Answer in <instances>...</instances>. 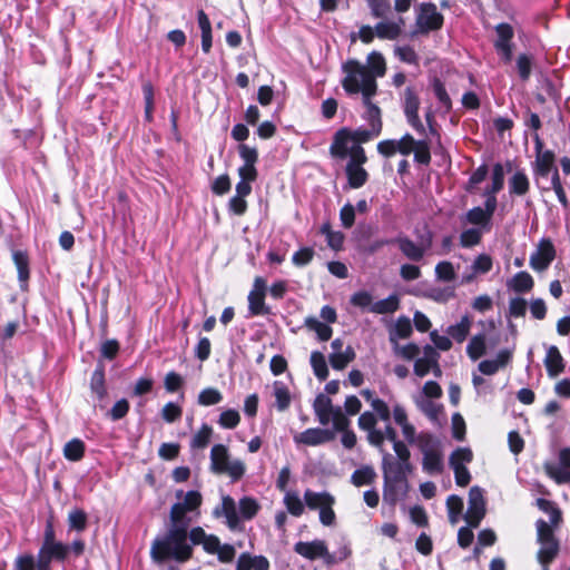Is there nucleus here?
I'll return each instance as SVG.
<instances>
[{
	"mask_svg": "<svg viewBox=\"0 0 570 570\" xmlns=\"http://www.w3.org/2000/svg\"><path fill=\"white\" fill-rule=\"evenodd\" d=\"M413 153L414 160L419 164L428 165L431 161V154L428 141L417 140Z\"/></svg>",
	"mask_w": 570,
	"mask_h": 570,
	"instance_id": "60",
	"label": "nucleus"
},
{
	"mask_svg": "<svg viewBox=\"0 0 570 570\" xmlns=\"http://www.w3.org/2000/svg\"><path fill=\"white\" fill-rule=\"evenodd\" d=\"M313 409L322 425H327L332 422L335 430H344L350 426V420L343 412L342 407L334 406L332 404V400L324 394L316 396L313 403Z\"/></svg>",
	"mask_w": 570,
	"mask_h": 570,
	"instance_id": "10",
	"label": "nucleus"
},
{
	"mask_svg": "<svg viewBox=\"0 0 570 570\" xmlns=\"http://www.w3.org/2000/svg\"><path fill=\"white\" fill-rule=\"evenodd\" d=\"M358 428L366 432V439L368 443L375 448L382 449L385 440L393 443V450L395 451L396 443H404L397 440L396 431L390 424H386L384 430L376 429L377 417L371 411L363 412L357 420Z\"/></svg>",
	"mask_w": 570,
	"mask_h": 570,
	"instance_id": "7",
	"label": "nucleus"
},
{
	"mask_svg": "<svg viewBox=\"0 0 570 570\" xmlns=\"http://www.w3.org/2000/svg\"><path fill=\"white\" fill-rule=\"evenodd\" d=\"M487 352V337L484 333L475 334L466 345V354L472 361L479 360Z\"/></svg>",
	"mask_w": 570,
	"mask_h": 570,
	"instance_id": "33",
	"label": "nucleus"
},
{
	"mask_svg": "<svg viewBox=\"0 0 570 570\" xmlns=\"http://www.w3.org/2000/svg\"><path fill=\"white\" fill-rule=\"evenodd\" d=\"M223 400L222 393L214 387L204 389L198 395V403L203 406L218 404Z\"/></svg>",
	"mask_w": 570,
	"mask_h": 570,
	"instance_id": "52",
	"label": "nucleus"
},
{
	"mask_svg": "<svg viewBox=\"0 0 570 570\" xmlns=\"http://www.w3.org/2000/svg\"><path fill=\"white\" fill-rule=\"evenodd\" d=\"M364 119L368 121L370 128H358L354 131L342 128L334 135L333 142L330 147V154L340 159L347 157V154H352L355 147H362L361 144L366 142L377 137L382 131V119L381 109L379 107H371L366 109Z\"/></svg>",
	"mask_w": 570,
	"mask_h": 570,
	"instance_id": "2",
	"label": "nucleus"
},
{
	"mask_svg": "<svg viewBox=\"0 0 570 570\" xmlns=\"http://www.w3.org/2000/svg\"><path fill=\"white\" fill-rule=\"evenodd\" d=\"M485 513L487 507L483 490L479 487H472L469 491L468 511L464 520L471 528H478Z\"/></svg>",
	"mask_w": 570,
	"mask_h": 570,
	"instance_id": "14",
	"label": "nucleus"
},
{
	"mask_svg": "<svg viewBox=\"0 0 570 570\" xmlns=\"http://www.w3.org/2000/svg\"><path fill=\"white\" fill-rule=\"evenodd\" d=\"M425 296L433 302L444 304L455 297L454 287L431 288Z\"/></svg>",
	"mask_w": 570,
	"mask_h": 570,
	"instance_id": "51",
	"label": "nucleus"
},
{
	"mask_svg": "<svg viewBox=\"0 0 570 570\" xmlns=\"http://www.w3.org/2000/svg\"><path fill=\"white\" fill-rule=\"evenodd\" d=\"M544 365L550 377H557L564 371V360L557 346L551 345L548 347L544 357Z\"/></svg>",
	"mask_w": 570,
	"mask_h": 570,
	"instance_id": "26",
	"label": "nucleus"
},
{
	"mask_svg": "<svg viewBox=\"0 0 570 570\" xmlns=\"http://www.w3.org/2000/svg\"><path fill=\"white\" fill-rule=\"evenodd\" d=\"M396 459L390 453H384L382 459V471L384 479L383 499L385 502L394 504L397 500V489H406L407 474L412 472L410 462V450L405 443L395 444Z\"/></svg>",
	"mask_w": 570,
	"mask_h": 570,
	"instance_id": "1",
	"label": "nucleus"
},
{
	"mask_svg": "<svg viewBox=\"0 0 570 570\" xmlns=\"http://www.w3.org/2000/svg\"><path fill=\"white\" fill-rule=\"evenodd\" d=\"M321 233L326 236L327 245L335 250H338L343 246L344 235L341 232L332 230L328 223L323 224Z\"/></svg>",
	"mask_w": 570,
	"mask_h": 570,
	"instance_id": "50",
	"label": "nucleus"
},
{
	"mask_svg": "<svg viewBox=\"0 0 570 570\" xmlns=\"http://www.w3.org/2000/svg\"><path fill=\"white\" fill-rule=\"evenodd\" d=\"M220 510L226 518V522L229 529H236L239 525L240 517L237 513V507L234 499L229 495H224L222 498Z\"/></svg>",
	"mask_w": 570,
	"mask_h": 570,
	"instance_id": "30",
	"label": "nucleus"
},
{
	"mask_svg": "<svg viewBox=\"0 0 570 570\" xmlns=\"http://www.w3.org/2000/svg\"><path fill=\"white\" fill-rule=\"evenodd\" d=\"M294 551L307 560L322 559L327 566H332L333 559L324 540L299 541L294 544Z\"/></svg>",
	"mask_w": 570,
	"mask_h": 570,
	"instance_id": "16",
	"label": "nucleus"
},
{
	"mask_svg": "<svg viewBox=\"0 0 570 570\" xmlns=\"http://www.w3.org/2000/svg\"><path fill=\"white\" fill-rule=\"evenodd\" d=\"M491 216L481 207H474L466 213V220L473 225H485Z\"/></svg>",
	"mask_w": 570,
	"mask_h": 570,
	"instance_id": "62",
	"label": "nucleus"
},
{
	"mask_svg": "<svg viewBox=\"0 0 570 570\" xmlns=\"http://www.w3.org/2000/svg\"><path fill=\"white\" fill-rule=\"evenodd\" d=\"M511 360L509 350H501L494 360H484L479 363V371L484 375H493L503 368Z\"/></svg>",
	"mask_w": 570,
	"mask_h": 570,
	"instance_id": "27",
	"label": "nucleus"
},
{
	"mask_svg": "<svg viewBox=\"0 0 570 570\" xmlns=\"http://www.w3.org/2000/svg\"><path fill=\"white\" fill-rule=\"evenodd\" d=\"M305 326L309 331H314L321 341H328L332 336V328L318 321L316 317L309 316L305 318Z\"/></svg>",
	"mask_w": 570,
	"mask_h": 570,
	"instance_id": "43",
	"label": "nucleus"
},
{
	"mask_svg": "<svg viewBox=\"0 0 570 570\" xmlns=\"http://www.w3.org/2000/svg\"><path fill=\"white\" fill-rule=\"evenodd\" d=\"M209 469L214 474L226 475L233 482L239 481L246 473V464L240 459H233L224 444H214L209 454Z\"/></svg>",
	"mask_w": 570,
	"mask_h": 570,
	"instance_id": "5",
	"label": "nucleus"
},
{
	"mask_svg": "<svg viewBox=\"0 0 570 570\" xmlns=\"http://www.w3.org/2000/svg\"><path fill=\"white\" fill-rule=\"evenodd\" d=\"M482 232L479 228L463 230L460 235V245L462 247H472L481 242Z\"/></svg>",
	"mask_w": 570,
	"mask_h": 570,
	"instance_id": "58",
	"label": "nucleus"
},
{
	"mask_svg": "<svg viewBox=\"0 0 570 570\" xmlns=\"http://www.w3.org/2000/svg\"><path fill=\"white\" fill-rule=\"evenodd\" d=\"M374 18H385L391 11L390 0H365Z\"/></svg>",
	"mask_w": 570,
	"mask_h": 570,
	"instance_id": "54",
	"label": "nucleus"
},
{
	"mask_svg": "<svg viewBox=\"0 0 570 570\" xmlns=\"http://www.w3.org/2000/svg\"><path fill=\"white\" fill-rule=\"evenodd\" d=\"M436 358H439V354L432 346L426 345L424 356L417 358L414 363V373L420 377L425 376L432 370V366H436Z\"/></svg>",
	"mask_w": 570,
	"mask_h": 570,
	"instance_id": "28",
	"label": "nucleus"
},
{
	"mask_svg": "<svg viewBox=\"0 0 570 570\" xmlns=\"http://www.w3.org/2000/svg\"><path fill=\"white\" fill-rule=\"evenodd\" d=\"M510 285L518 293L529 292L533 287V278L529 273L520 272L514 275Z\"/></svg>",
	"mask_w": 570,
	"mask_h": 570,
	"instance_id": "49",
	"label": "nucleus"
},
{
	"mask_svg": "<svg viewBox=\"0 0 570 570\" xmlns=\"http://www.w3.org/2000/svg\"><path fill=\"white\" fill-rule=\"evenodd\" d=\"M446 509L449 515V522L455 525L461 518L463 511V500L458 495H450L446 499Z\"/></svg>",
	"mask_w": 570,
	"mask_h": 570,
	"instance_id": "40",
	"label": "nucleus"
},
{
	"mask_svg": "<svg viewBox=\"0 0 570 570\" xmlns=\"http://www.w3.org/2000/svg\"><path fill=\"white\" fill-rule=\"evenodd\" d=\"M273 395L276 401V409L279 412L286 411L292 402V395L288 387L282 381L273 383Z\"/></svg>",
	"mask_w": 570,
	"mask_h": 570,
	"instance_id": "32",
	"label": "nucleus"
},
{
	"mask_svg": "<svg viewBox=\"0 0 570 570\" xmlns=\"http://www.w3.org/2000/svg\"><path fill=\"white\" fill-rule=\"evenodd\" d=\"M493 265L492 258L488 254H480L473 261L470 269L471 273H466L462 276V284H470L474 281L478 275L487 274L491 271Z\"/></svg>",
	"mask_w": 570,
	"mask_h": 570,
	"instance_id": "25",
	"label": "nucleus"
},
{
	"mask_svg": "<svg viewBox=\"0 0 570 570\" xmlns=\"http://www.w3.org/2000/svg\"><path fill=\"white\" fill-rule=\"evenodd\" d=\"M472 325L470 316L464 315L460 322L448 327V335L458 343H463L468 337Z\"/></svg>",
	"mask_w": 570,
	"mask_h": 570,
	"instance_id": "31",
	"label": "nucleus"
},
{
	"mask_svg": "<svg viewBox=\"0 0 570 570\" xmlns=\"http://www.w3.org/2000/svg\"><path fill=\"white\" fill-rule=\"evenodd\" d=\"M377 474L373 466L371 465H363L362 468L355 470L351 476V482L355 487H363V485H370L372 484Z\"/></svg>",
	"mask_w": 570,
	"mask_h": 570,
	"instance_id": "34",
	"label": "nucleus"
},
{
	"mask_svg": "<svg viewBox=\"0 0 570 570\" xmlns=\"http://www.w3.org/2000/svg\"><path fill=\"white\" fill-rule=\"evenodd\" d=\"M266 291V281L261 276H256L253 282V288L247 297L248 311L253 316L268 315L271 313V308L265 304Z\"/></svg>",
	"mask_w": 570,
	"mask_h": 570,
	"instance_id": "18",
	"label": "nucleus"
},
{
	"mask_svg": "<svg viewBox=\"0 0 570 570\" xmlns=\"http://www.w3.org/2000/svg\"><path fill=\"white\" fill-rule=\"evenodd\" d=\"M187 540L188 527L171 523L166 535L153 542L150 556L157 562H164L169 559L185 562L190 559L193 553V548Z\"/></svg>",
	"mask_w": 570,
	"mask_h": 570,
	"instance_id": "3",
	"label": "nucleus"
},
{
	"mask_svg": "<svg viewBox=\"0 0 570 570\" xmlns=\"http://www.w3.org/2000/svg\"><path fill=\"white\" fill-rule=\"evenodd\" d=\"M435 276L439 281L452 282L455 279L454 266L451 262L443 261L435 266Z\"/></svg>",
	"mask_w": 570,
	"mask_h": 570,
	"instance_id": "55",
	"label": "nucleus"
},
{
	"mask_svg": "<svg viewBox=\"0 0 570 570\" xmlns=\"http://www.w3.org/2000/svg\"><path fill=\"white\" fill-rule=\"evenodd\" d=\"M12 570H37V560L31 553L19 554L14 559Z\"/></svg>",
	"mask_w": 570,
	"mask_h": 570,
	"instance_id": "61",
	"label": "nucleus"
},
{
	"mask_svg": "<svg viewBox=\"0 0 570 570\" xmlns=\"http://www.w3.org/2000/svg\"><path fill=\"white\" fill-rule=\"evenodd\" d=\"M355 356L356 354L354 348L352 346H346L337 353H331L328 355V361L334 370L342 371L355 360Z\"/></svg>",
	"mask_w": 570,
	"mask_h": 570,
	"instance_id": "29",
	"label": "nucleus"
},
{
	"mask_svg": "<svg viewBox=\"0 0 570 570\" xmlns=\"http://www.w3.org/2000/svg\"><path fill=\"white\" fill-rule=\"evenodd\" d=\"M400 306L399 296L393 294L389 297L375 302L373 306H371V312L375 314H390L394 313Z\"/></svg>",
	"mask_w": 570,
	"mask_h": 570,
	"instance_id": "38",
	"label": "nucleus"
},
{
	"mask_svg": "<svg viewBox=\"0 0 570 570\" xmlns=\"http://www.w3.org/2000/svg\"><path fill=\"white\" fill-rule=\"evenodd\" d=\"M311 365L315 376L324 381L328 376V367L326 364L325 356L318 351H314L311 354Z\"/></svg>",
	"mask_w": 570,
	"mask_h": 570,
	"instance_id": "41",
	"label": "nucleus"
},
{
	"mask_svg": "<svg viewBox=\"0 0 570 570\" xmlns=\"http://www.w3.org/2000/svg\"><path fill=\"white\" fill-rule=\"evenodd\" d=\"M350 157V161L346 165V175L348 178V184L352 188L362 187L367 180V173L362 167L367 158L363 147H355L352 150V154H347Z\"/></svg>",
	"mask_w": 570,
	"mask_h": 570,
	"instance_id": "13",
	"label": "nucleus"
},
{
	"mask_svg": "<svg viewBox=\"0 0 570 570\" xmlns=\"http://www.w3.org/2000/svg\"><path fill=\"white\" fill-rule=\"evenodd\" d=\"M213 429L208 424H203L202 428L194 434L190 441L193 449H205L212 439Z\"/></svg>",
	"mask_w": 570,
	"mask_h": 570,
	"instance_id": "48",
	"label": "nucleus"
},
{
	"mask_svg": "<svg viewBox=\"0 0 570 570\" xmlns=\"http://www.w3.org/2000/svg\"><path fill=\"white\" fill-rule=\"evenodd\" d=\"M417 32L428 33L439 30L443 24V16L433 3H422L415 21Z\"/></svg>",
	"mask_w": 570,
	"mask_h": 570,
	"instance_id": "17",
	"label": "nucleus"
},
{
	"mask_svg": "<svg viewBox=\"0 0 570 570\" xmlns=\"http://www.w3.org/2000/svg\"><path fill=\"white\" fill-rule=\"evenodd\" d=\"M473 459V453L469 448H459L450 456L451 466H465Z\"/></svg>",
	"mask_w": 570,
	"mask_h": 570,
	"instance_id": "53",
	"label": "nucleus"
},
{
	"mask_svg": "<svg viewBox=\"0 0 570 570\" xmlns=\"http://www.w3.org/2000/svg\"><path fill=\"white\" fill-rule=\"evenodd\" d=\"M313 409L322 425H327L332 422L335 430H344L350 426V420L343 412L342 407L334 406L332 404V400L324 394L316 396L313 403Z\"/></svg>",
	"mask_w": 570,
	"mask_h": 570,
	"instance_id": "9",
	"label": "nucleus"
},
{
	"mask_svg": "<svg viewBox=\"0 0 570 570\" xmlns=\"http://www.w3.org/2000/svg\"><path fill=\"white\" fill-rule=\"evenodd\" d=\"M284 504L287 511L294 517H301L304 513V502L298 493L286 491L284 494Z\"/></svg>",
	"mask_w": 570,
	"mask_h": 570,
	"instance_id": "39",
	"label": "nucleus"
},
{
	"mask_svg": "<svg viewBox=\"0 0 570 570\" xmlns=\"http://www.w3.org/2000/svg\"><path fill=\"white\" fill-rule=\"evenodd\" d=\"M304 502L308 509L320 511V521L323 525L331 527L335 523L336 515L333 510L335 498L331 493L308 489L304 492Z\"/></svg>",
	"mask_w": 570,
	"mask_h": 570,
	"instance_id": "12",
	"label": "nucleus"
},
{
	"mask_svg": "<svg viewBox=\"0 0 570 570\" xmlns=\"http://www.w3.org/2000/svg\"><path fill=\"white\" fill-rule=\"evenodd\" d=\"M367 70L370 75H373V79L381 78L386 72V63L384 57L376 51L371 52L367 56Z\"/></svg>",
	"mask_w": 570,
	"mask_h": 570,
	"instance_id": "35",
	"label": "nucleus"
},
{
	"mask_svg": "<svg viewBox=\"0 0 570 570\" xmlns=\"http://www.w3.org/2000/svg\"><path fill=\"white\" fill-rule=\"evenodd\" d=\"M544 472L549 478L556 481L558 484L570 483V471L568 468L558 466L554 463L546 462L543 464Z\"/></svg>",
	"mask_w": 570,
	"mask_h": 570,
	"instance_id": "37",
	"label": "nucleus"
},
{
	"mask_svg": "<svg viewBox=\"0 0 570 570\" xmlns=\"http://www.w3.org/2000/svg\"><path fill=\"white\" fill-rule=\"evenodd\" d=\"M404 112L410 125L417 131H424V126L419 117V98L412 88H406L404 91Z\"/></svg>",
	"mask_w": 570,
	"mask_h": 570,
	"instance_id": "22",
	"label": "nucleus"
},
{
	"mask_svg": "<svg viewBox=\"0 0 570 570\" xmlns=\"http://www.w3.org/2000/svg\"><path fill=\"white\" fill-rule=\"evenodd\" d=\"M504 185V169L501 164H495L492 169V184L489 190L490 194H497L503 188Z\"/></svg>",
	"mask_w": 570,
	"mask_h": 570,
	"instance_id": "59",
	"label": "nucleus"
},
{
	"mask_svg": "<svg viewBox=\"0 0 570 570\" xmlns=\"http://www.w3.org/2000/svg\"><path fill=\"white\" fill-rule=\"evenodd\" d=\"M335 434L333 431L314 428L307 429L294 436L297 444H305L308 446H316L334 440Z\"/></svg>",
	"mask_w": 570,
	"mask_h": 570,
	"instance_id": "21",
	"label": "nucleus"
},
{
	"mask_svg": "<svg viewBox=\"0 0 570 570\" xmlns=\"http://www.w3.org/2000/svg\"><path fill=\"white\" fill-rule=\"evenodd\" d=\"M412 324L410 318L401 316L396 320L393 330L390 333L391 342L397 343V340H404L412 334Z\"/></svg>",
	"mask_w": 570,
	"mask_h": 570,
	"instance_id": "36",
	"label": "nucleus"
},
{
	"mask_svg": "<svg viewBox=\"0 0 570 570\" xmlns=\"http://www.w3.org/2000/svg\"><path fill=\"white\" fill-rule=\"evenodd\" d=\"M404 24L402 17L396 20H383L375 24V35L380 39L395 40L401 36Z\"/></svg>",
	"mask_w": 570,
	"mask_h": 570,
	"instance_id": "23",
	"label": "nucleus"
},
{
	"mask_svg": "<svg viewBox=\"0 0 570 570\" xmlns=\"http://www.w3.org/2000/svg\"><path fill=\"white\" fill-rule=\"evenodd\" d=\"M85 454V444L79 439H72L63 448V455L70 461H79Z\"/></svg>",
	"mask_w": 570,
	"mask_h": 570,
	"instance_id": "45",
	"label": "nucleus"
},
{
	"mask_svg": "<svg viewBox=\"0 0 570 570\" xmlns=\"http://www.w3.org/2000/svg\"><path fill=\"white\" fill-rule=\"evenodd\" d=\"M538 507L549 513L550 517V525L551 527H558L561 522V512L558 508L554 507V504L548 500L539 499L538 500Z\"/></svg>",
	"mask_w": 570,
	"mask_h": 570,
	"instance_id": "56",
	"label": "nucleus"
},
{
	"mask_svg": "<svg viewBox=\"0 0 570 570\" xmlns=\"http://www.w3.org/2000/svg\"><path fill=\"white\" fill-rule=\"evenodd\" d=\"M417 446L423 454V470L432 475L442 473L444 464L440 442L430 434H421L417 438Z\"/></svg>",
	"mask_w": 570,
	"mask_h": 570,
	"instance_id": "11",
	"label": "nucleus"
},
{
	"mask_svg": "<svg viewBox=\"0 0 570 570\" xmlns=\"http://www.w3.org/2000/svg\"><path fill=\"white\" fill-rule=\"evenodd\" d=\"M69 547L62 542L42 544L37 554V570H51V561H65Z\"/></svg>",
	"mask_w": 570,
	"mask_h": 570,
	"instance_id": "19",
	"label": "nucleus"
},
{
	"mask_svg": "<svg viewBox=\"0 0 570 570\" xmlns=\"http://www.w3.org/2000/svg\"><path fill=\"white\" fill-rule=\"evenodd\" d=\"M259 503L252 497H244L238 502L240 517L246 520L253 519L259 511Z\"/></svg>",
	"mask_w": 570,
	"mask_h": 570,
	"instance_id": "44",
	"label": "nucleus"
},
{
	"mask_svg": "<svg viewBox=\"0 0 570 570\" xmlns=\"http://www.w3.org/2000/svg\"><path fill=\"white\" fill-rule=\"evenodd\" d=\"M554 259V248L550 242H542L538 250L530 257V266L535 271H544Z\"/></svg>",
	"mask_w": 570,
	"mask_h": 570,
	"instance_id": "24",
	"label": "nucleus"
},
{
	"mask_svg": "<svg viewBox=\"0 0 570 570\" xmlns=\"http://www.w3.org/2000/svg\"><path fill=\"white\" fill-rule=\"evenodd\" d=\"M13 261L18 269L19 279L26 282L29 277L27 255L22 252H14Z\"/></svg>",
	"mask_w": 570,
	"mask_h": 570,
	"instance_id": "63",
	"label": "nucleus"
},
{
	"mask_svg": "<svg viewBox=\"0 0 570 570\" xmlns=\"http://www.w3.org/2000/svg\"><path fill=\"white\" fill-rule=\"evenodd\" d=\"M497 40L494 47L504 62H510L512 59V45L513 29L508 23H500L495 27Z\"/></svg>",
	"mask_w": 570,
	"mask_h": 570,
	"instance_id": "20",
	"label": "nucleus"
},
{
	"mask_svg": "<svg viewBox=\"0 0 570 570\" xmlns=\"http://www.w3.org/2000/svg\"><path fill=\"white\" fill-rule=\"evenodd\" d=\"M87 523L88 517L83 510L75 508L68 513V525L70 530L82 532L87 528Z\"/></svg>",
	"mask_w": 570,
	"mask_h": 570,
	"instance_id": "42",
	"label": "nucleus"
},
{
	"mask_svg": "<svg viewBox=\"0 0 570 570\" xmlns=\"http://www.w3.org/2000/svg\"><path fill=\"white\" fill-rule=\"evenodd\" d=\"M537 541L540 549L537 552V560L541 566L550 564L560 551V543L554 535L553 527L540 519L535 523Z\"/></svg>",
	"mask_w": 570,
	"mask_h": 570,
	"instance_id": "8",
	"label": "nucleus"
},
{
	"mask_svg": "<svg viewBox=\"0 0 570 570\" xmlns=\"http://www.w3.org/2000/svg\"><path fill=\"white\" fill-rule=\"evenodd\" d=\"M90 389L99 400L106 396L107 392L105 387V371L102 366H98L94 371L90 380Z\"/></svg>",
	"mask_w": 570,
	"mask_h": 570,
	"instance_id": "46",
	"label": "nucleus"
},
{
	"mask_svg": "<svg viewBox=\"0 0 570 570\" xmlns=\"http://www.w3.org/2000/svg\"><path fill=\"white\" fill-rule=\"evenodd\" d=\"M240 421L238 411L229 409L223 411L218 419V424L224 429H235Z\"/></svg>",
	"mask_w": 570,
	"mask_h": 570,
	"instance_id": "57",
	"label": "nucleus"
},
{
	"mask_svg": "<svg viewBox=\"0 0 570 570\" xmlns=\"http://www.w3.org/2000/svg\"><path fill=\"white\" fill-rule=\"evenodd\" d=\"M176 497L181 501L173 504L169 512L170 522L189 527L191 521L200 515L199 508L203 503V497L200 492L195 490L186 493L177 491Z\"/></svg>",
	"mask_w": 570,
	"mask_h": 570,
	"instance_id": "6",
	"label": "nucleus"
},
{
	"mask_svg": "<svg viewBox=\"0 0 570 570\" xmlns=\"http://www.w3.org/2000/svg\"><path fill=\"white\" fill-rule=\"evenodd\" d=\"M344 78L341 83L345 92L350 96L361 95L365 109L379 107L372 101L377 94V82L373 79V75L368 73L366 65L357 60H347L343 67Z\"/></svg>",
	"mask_w": 570,
	"mask_h": 570,
	"instance_id": "4",
	"label": "nucleus"
},
{
	"mask_svg": "<svg viewBox=\"0 0 570 570\" xmlns=\"http://www.w3.org/2000/svg\"><path fill=\"white\" fill-rule=\"evenodd\" d=\"M393 243L397 245L401 253L410 261L420 262L426 252L430 249L432 238L429 236L426 239H422L421 243L416 244L412 239L405 236L397 237L393 240H383L379 245Z\"/></svg>",
	"mask_w": 570,
	"mask_h": 570,
	"instance_id": "15",
	"label": "nucleus"
},
{
	"mask_svg": "<svg viewBox=\"0 0 570 570\" xmlns=\"http://www.w3.org/2000/svg\"><path fill=\"white\" fill-rule=\"evenodd\" d=\"M529 179L522 171H517L509 180L510 193L524 195L529 190Z\"/></svg>",
	"mask_w": 570,
	"mask_h": 570,
	"instance_id": "47",
	"label": "nucleus"
},
{
	"mask_svg": "<svg viewBox=\"0 0 570 570\" xmlns=\"http://www.w3.org/2000/svg\"><path fill=\"white\" fill-rule=\"evenodd\" d=\"M314 257V250L311 247H303L299 250L295 252L292 262L295 266L302 267L306 266L312 262Z\"/></svg>",
	"mask_w": 570,
	"mask_h": 570,
	"instance_id": "64",
	"label": "nucleus"
}]
</instances>
